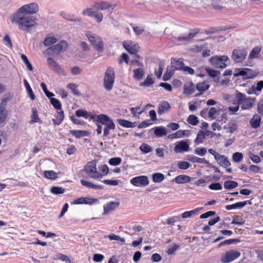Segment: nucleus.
I'll return each mask as SVG.
<instances>
[{
    "label": "nucleus",
    "mask_w": 263,
    "mask_h": 263,
    "mask_svg": "<svg viewBox=\"0 0 263 263\" xmlns=\"http://www.w3.org/2000/svg\"><path fill=\"white\" fill-rule=\"evenodd\" d=\"M76 115L78 117H83L86 119L90 118L93 122L101 123L104 125L103 137L108 136L110 134L109 130H114L116 128V125L112 119L105 114L94 115L90 114L85 110L78 109L76 111Z\"/></svg>",
    "instance_id": "1"
},
{
    "label": "nucleus",
    "mask_w": 263,
    "mask_h": 263,
    "mask_svg": "<svg viewBox=\"0 0 263 263\" xmlns=\"http://www.w3.org/2000/svg\"><path fill=\"white\" fill-rule=\"evenodd\" d=\"M115 5H111L107 1H101L94 4L92 8L85 9L82 11L83 15L94 17L97 23H100L103 19V14L98 12V10H106L114 9Z\"/></svg>",
    "instance_id": "2"
},
{
    "label": "nucleus",
    "mask_w": 263,
    "mask_h": 263,
    "mask_svg": "<svg viewBox=\"0 0 263 263\" xmlns=\"http://www.w3.org/2000/svg\"><path fill=\"white\" fill-rule=\"evenodd\" d=\"M10 20L12 22L17 23L22 30H26L36 24V18L18 11L11 15Z\"/></svg>",
    "instance_id": "3"
},
{
    "label": "nucleus",
    "mask_w": 263,
    "mask_h": 263,
    "mask_svg": "<svg viewBox=\"0 0 263 263\" xmlns=\"http://www.w3.org/2000/svg\"><path fill=\"white\" fill-rule=\"evenodd\" d=\"M85 174L87 175L89 177L94 179L102 178L101 173L97 171V163L95 160L88 162L84 166L83 169L79 171L78 176L84 177Z\"/></svg>",
    "instance_id": "4"
},
{
    "label": "nucleus",
    "mask_w": 263,
    "mask_h": 263,
    "mask_svg": "<svg viewBox=\"0 0 263 263\" xmlns=\"http://www.w3.org/2000/svg\"><path fill=\"white\" fill-rule=\"evenodd\" d=\"M235 98L238 104L241 105V108L242 110L251 109L253 107L255 101V98H247L245 93H242L238 91H236Z\"/></svg>",
    "instance_id": "5"
},
{
    "label": "nucleus",
    "mask_w": 263,
    "mask_h": 263,
    "mask_svg": "<svg viewBox=\"0 0 263 263\" xmlns=\"http://www.w3.org/2000/svg\"><path fill=\"white\" fill-rule=\"evenodd\" d=\"M115 81L114 69L109 66L107 68L103 79V85L105 89L110 91L112 89Z\"/></svg>",
    "instance_id": "6"
},
{
    "label": "nucleus",
    "mask_w": 263,
    "mask_h": 263,
    "mask_svg": "<svg viewBox=\"0 0 263 263\" xmlns=\"http://www.w3.org/2000/svg\"><path fill=\"white\" fill-rule=\"evenodd\" d=\"M248 51L246 48L238 47L232 51L231 58L235 63H241L246 59Z\"/></svg>",
    "instance_id": "7"
},
{
    "label": "nucleus",
    "mask_w": 263,
    "mask_h": 263,
    "mask_svg": "<svg viewBox=\"0 0 263 263\" xmlns=\"http://www.w3.org/2000/svg\"><path fill=\"white\" fill-rule=\"evenodd\" d=\"M89 41L93 48L99 52H102L104 49V44L102 38L100 36L95 34H91L87 32L86 34Z\"/></svg>",
    "instance_id": "8"
},
{
    "label": "nucleus",
    "mask_w": 263,
    "mask_h": 263,
    "mask_svg": "<svg viewBox=\"0 0 263 263\" xmlns=\"http://www.w3.org/2000/svg\"><path fill=\"white\" fill-rule=\"evenodd\" d=\"M229 60L228 56L221 55L215 56L210 58V62L212 65L215 68H224L227 66L226 62Z\"/></svg>",
    "instance_id": "9"
},
{
    "label": "nucleus",
    "mask_w": 263,
    "mask_h": 263,
    "mask_svg": "<svg viewBox=\"0 0 263 263\" xmlns=\"http://www.w3.org/2000/svg\"><path fill=\"white\" fill-rule=\"evenodd\" d=\"M241 255L239 251L231 250L227 251L220 258L222 263H230L240 257Z\"/></svg>",
    "instance_id": "10"
},
{
    "label": "nucleus",
    "mask_w": 263,
    "mask_h": 263,
    "mask_svg": "<svg viewBox=\"0 0 263 263\" xmlns=\"http://www.w3.org/2000/svg\"><path fill=\"white\" fill-rule=\"evenodd\" d=\"M39 10L38 5L35 3H31L22 6L17 11L27 15L36 13Z\"/></svg>",
    "instance_id": "11"
},
{
    "label": "nucleus",
    "mask_w": 263,
    "mask_h": 263,
    "mask_svg": "<svg viewBox=\"0 0 263 263\" xmlns=\"http://www.w3.org/2000/svg\"><path fill=\"white\" fill-rule=\"evenodd\" d=\"M123 46L131 54H136L140 48L139 45L137 42L132 41L123 42Z\"/></svg>",
    "instance_id": "12"
},
{
    "label": "nucleus",
    "mask_w": 263,
    "mask_h": 263,
    "mask_svg": "<svg viewBox=\"0 0 263 263\" xmlns=\"http://www.w3.org/2000/svg\"><path fill=\"white\" fill-rule=\"evenodd\" d=\"M68 47V43L66 41L62 40L58 44L52 45L47 49V50L52 51L56 54H59L62 52L65 51Z\"/></svg>",
    "instance_id": "13"
},
{
    "label": "nucleus",
    "mask_w": 263,
    "mask_h": 263,
    "mask_svg": "<svg viewBox=\"0 0 263 263\" xmlns=\"http://www.w3.org/2000/svg\"><path fill=\"white\" fill-rule=\"evenodd\" d=\"M130 183L135 186H145L148 184L149 181L147 176H139L133 178Z\"/></svg>",
    "instance_id": "14"
},
{
    "label": "nucleus",
    "mask_w": 263,
    "mask_h": 263,
    "mask_svg": "<svg viewBox=\"0 0 263 263\" xmlns=\"http://www.w3.org/2000/svg\"><path fill=\"white\" fill-rule=\"evenodd\" d=\"M189 149V144L183 140L177 142L174 147V151L176 153L187 152Z\"/></svg>",
    "instance_id": "15"
},
{
    "label": "nucleus",
    "mask_w": 263,
    "mask_h": 263,
    "mask_svg": "<svg viewBox=\"0 0 263 263\" xmlns=\"http://www.w3.org/2000/svg\"><path fill=\"white\" fill-rule=\"evenodd\" d=\"M98 201L97 199L91 198L89 197H81L75 199L73 201V204H89L91 205Z\"/></svg>",
    "instance_id": "16"
},
{
    "label": "nucleus",
    "mask_w": 263,
    "mask_h": 263,
    "mask_svg": "<svg viewBox=\"0 0 263 263\" xmlns=\"http://www.w3.org/2000/svg\"><path fill=\"white\" fill-rule=\"evenodd\" d=\"M263 89V80L257 82L256 85H253L249 89L248 93L258 96Z\"/></svg>",
    "instance_id": "17"
},
{
    "label": "nucleus",
    "mask_w": 263,
    "mask_h": 263,
    "mask_svg": "<svg viewBox=\"0 0 263 263\" xmlns=\"http://www.w3.org/2000/svg\"><path fill=\"white\" fill-rule=\"evenodd\" d=\"M196 89V86L192 81H189L184 84L183 93L184 95L189 96L194 93Z\"/></svg>",
    "instance_id": "18"
},
{
    "label": "nucleus",
    "mask_w": 263,
    "mask_h": 263,
    "mask_svg": "<svg viewBox=\"0 0 263 263\" xmlns=\"http://www.w3.org/2000/svg\"><path fill=\"white\" fill-rule=\"evenodd\" d=\"M210 85L207 82H199L196 85V89L200 92L197 93L195 96L198 97L202 94L203 92L207 90L210 88Z\"/></svg>",
    "instance_id": "19"
},
{
    "label": "nucleus",
    "mask_w": 263,
    "mask_h": 263,
    "mask_svg": "<svg viewBox=\"0 0 263 263\" xmlns=\"http://www.w3.org/2000/svg\"><path fill=\"white\" fill-rule=\"evenodd\" d=\"M215 160L218 162V164L222 167H227L231 165V163L228 158L224 155L219 154L217 155Z\"/></svg>",
    "instance_id": "20"
},
{
    "label": "nucleus",
    "mask_w": 263,
    "mask_h": 263,
    "mask_svg": "<svg viewBox=\"0 0 263 263\" xmlns=\"http://www.w3.org/2000/svg\"><path fill=\"white\" fill-rule=\"evenodd\" d=\"M49 67L53 71L59 72L61 68L59 64L55 61L52 58H48L47 60Z\"/></svg>",
    "instance_id": "21"
},
{
    "label": "nucleus",
    "mask_w": 263,
    "mask_h": 263,
    "mask_svg": "<svg viewBox=\"0 0 263 263\" xmlns=\"http://www.w3.org/2000/svg\"><path fill=\"white\" fill-rule=\"evenodd\" d=\"M80 182L83 186L88 189L95 190H103L104 189V186L102 185H96L85 180H81Z\"/></svg>",
    "instance_id": "22"
},
{
    "label": "nucleus",
    "mask_w": 263,
    "mask_h": 263,
    "mask_svg": "<svg viewBox=\"0 0 263 263\" xmlns=\"http://www.w3.org/2000/svg\"><path fill=\"white\" fill-rule=\"evenodd\" d=\"M171 108V105L167 101H162L159 104L158 109V113L159 115H162L164 113L167 112Z\"/></svg>",
    "instance_id": "23"
},
{
    "label": "nucleus",
    "mask_w": 263,
    "mask_h": 263,
    "mask_svg": "<svg viewBox=\"0 0 263 263\" xmlns=\"http://www.w3.org/2000/svg\"><path fill=\"white\" fill-rule=\"evenodd\" d=\"M199 32V29H194L188 34L187 36H179L177 41L181 42L185 41L191 39L195 36V35Z\"/></svg>",
    "instance_id": "24"
},
{
    "label": "nucleus",
    "mask_w": 263,
    "mask_h": 263,
    "mask_svg": "<svg viewBox=\"0 0 263 263\" xmlns=\"http://www.w3.org/2000/svg\"><path fill=\"white\" fill-rule=\"evenodd\" d=\"M191 178L189 176L180 175L174 178V181L177 184H184L190 182Z\"/></svg>",
    "instance_id": "25"
},
{
    "label": "nucleus",
    "mask_w": 263,
    "mask_h": 263,
    "mask_svg": "<svg viewBox=\"0 0 263 263\" xmlns=\"http://www.w3.org/2000/svg\"><path fill=\"white\" fill-rule=\"evenodd\" d=\"M117 121L120 125L125 128H133L135 127L136 125L135 122H132L125 119H118Z\"/></svg>",
    "instance_id": "26"
},
{
    "label": "nucleus",
    "mask_w": 263,
    "mask_h": 263,
    "mask_svg": "<svg viewBox=\"0 0 263 263\" xmlns=\"http://www.w3.org/2000/svg\"><path fill=\"white\" fill-rule=\"evenodd\" d=\"M42 121L39 118L38 111L36 108H32L31 109V120L29 121L30 124L34 123H41Z\"/></svg>",
    "instance_id": "27"
},
{
    "label": "nucleus",
    "mask_w": 263,
    "mask_h": 263,
    "mask_svg": "<svg viewBox=\"0 0 263 263\" xmlns=\"http://www.w3.org/2000/svg\"><path fill=\"white\" fill-rule=\"evenodd\" d=\"M120 205L119 202H109L103 206L104 212L107 213L118 208Z\"/></svg>",
    "instance_id": "28"
},
{
    "label": "nucleus",
    "mask_w": 263,
    "mask_h": 263,
    "mask_svg": "<svg viewBox=\"0 0 263 263\" xmlns=\"http://www.w3.org/2000/svg\"><path fill=\"white\" fill-rule=\"evenodd\" d=\"M133 78L135 80L139 81L142 79L144 75L145 72L143 68H137L133 70Z\"/></svg>",
    "instance_id": "29"
},
{
    "label": "nucleus",
    "mask_w": 263,
    "mask_h": 263,
    "mask_svg": "<svg viewBox=\"0 0 263 263\" xmlns=\"http://www.w3.org/2000/svg\"><path fill=\"white\" fill-rule=\"evenodd\" d=\"M64 118V114L62 109L57 111L55 119H53L52 121L55 125H60L62 123Z\"/></svg>",
    "instance_id": "30"
},
{
    "label": "nucleus",
    "mask_w": 263,
    "mask_h": 263,
    "mask_svg": "<svg viewBox=\"0 0 263 263\" xmlns=\"http://www.w3.org/2000/svg\"><path fill=\"white\" fill-rule=\"evenodd\" d=\"M154 134L156 137H161L167 134V131L164 126H158L154 128Z\"/></svg>",
    "instance_id": "31"
},
{
    "label": "nucleus",
    "mask_w": 263,
    "mask_h": 263,
    "mask_svg": "<svg viewBox=\"0 0 263 263\" xmlns=\"http://www.w3.org/2000/svg\"><path fill=\"white\" fill-rule=\"evenodd\" d=\"M69 133L76 138H80L88 135V132L81 130H70Z\"/></svg>",
    "instance_id": "32"
},
{
    "label": "nucleus",
    "mask_w": 263,
    "mask_h": 263,
    "mask_svg": "<svg viewBox=\"0 0 263 263\" xmlns=\"http://www.w3.org/2000/svg\"><path fill=\"white\" fill-rule=\"evenodd\" d=\"M247 202H249V201L238 202L233 204L227 205L225 206V208L228 211L234 209L242 208L247 204Z\"/></svg>",
    "instance_id": "33"
},
{
    "label": "nucleus",
    "mask_w": 263,
    "mask_h": 263,
    "mask_svg": "<svg viewBox=\"0 0 263 263\" xmlns=\"http://www.w3.org/2000/svg\"><path fill=\"white\" fill-rule=\"evenodd\" d=\"M261 118L257 114L253 115V118L250 120V124L253 128H257L260 125Z\"/></svg>",
    "instance_id": "34"
},
{
    "label": "nucleus",
    "mask_w": 263,
    "mask_h": 263,
    "mask_svg": "<svg viewBox=\"0 0 263 263\" xmlns=\"http://www.w3.org/2000/svg\"><path fill=\"white\" fill-rule=\"evenodd\" d=\"M173 67L175 70H182L184 67V64L183 61L181 59L175 60L174 59L173 62H172Z\"/></svg>",
    "instance_id": "35"
},
{
    "label": "nucleus",
    "mask_w": 263,
    "mask_h": 263,
    "mask_svg": "<svg viewBox=\"0 0 263 263\" xmlns=\"http://www.w3.org/2000/svg\"><path fill=\"white\" fill-rule=\"evenodd\" d=\"M186 132H187V130H178L176 133L169 135L167 136V138L170 139H174L183 137L185 136Z\"/></svg>",
    "instance_id": "36"
},
{
    "label": "nucleus",
    "mask_w": 263,
    "mask_h": 263,
    "mask_svg": "<svg viewBox=\"0 0 263 263\" xmlns=\"http://www.w3.org/2000/svg\"><path fill=\"white\" fill-rule=\"evenodd\" d=\"M24 83L25 86V88L27 90V91L32 101H33L35 99V96L33 92L32 88H31L29 83L26 79H24Z\"/></svg>",
    "instance_id": "37"
},
{
    "label": "nucleus",
    "mask_w": 263,
    "mask_h": 263,
    "mask_svg": "<svg viewBox=\"0 0 263 263\" xmlns=\"http://www.w3.org/2000/svg\"><path fill=\"white\" fill-rule=\"evenodd\" d=\"M57 42V39L53 36H47L44 41V44L45 46H49Z\"/></svg>",
    "instance_id": "38"
},
{
    "label": "nucleus",
    "mask_w": 263,
    "mask_h": 263,
    "mask_svg": "<svg viewBox=\"0 0 263 263\" xmlns=\"http://www.w3.org/2000/svg\"><path fill=\"white\" fill-rule=\"evenodd\" d=\"M205 139V134H204V132L200 130L199 132L197 135L196 138L195 139V143L198 145L200 143H202L204 139Z\"/></svg>",
    "instance_id": "39"
},
{
    "label": "nucleus",
    "mask_w": 263,
    "mask_h": 263,
    "mask_svg": "<svg viewBox=\"0 0 263 263\" xmlns=\"http://www.w3.org/2000/svg\"><path fill=\"white\" fill-rule=\"evenodd\" d=\"M238 183L234 181H226L224 182V187L227 190H232L237 187Z\"/></svg>",
    "instance_id": "40"
},
{
    "label": "nucleus",
    "mask_w": 263,
    "mask_h": 263,
    "mask_svg": "<svg viewBox=\"0 0 263 263\" xmlns=\"http://www.w3.org/2000/svg\"><path fill=\"white\" fill-rule=\"evenodd\" d=\"M154 83V81L153 80V79L152 78V75H148L146 79L143 82L140 83V85L144 87H149Z\"/></svg>",
    "instance_id": "41"
},
{
    "label": "nucleus",
    "mask_w": 263,
    "mask_h": 263,
    "mask_svg": "<svg viewBox=\"0 0 263 263\" xmlns=\"http://www.w3.org/2000/svg\"><path fill=\"white\" fill-rule=\"evenodd\" d=\"M239 241H240L239 239H229L225 240L223 241L220 242L218 244V247L219 248H220L221 247L223 246L229 245L231 244L238 242Z\"/></svg>",
    "instance_id": "42"
},
{
    "label": "nucleus",
    "mask_w": 263,
    "mask_h": 263,
    "mask_svg": "<svg viewBox=\"0 0 263 263\" xmlns=\"http://www.w3.org/2000/svg\"><path fill=\"white\" fill-rule=\"evenodd\" d=\"M67 87L70 89L74 95L80 96L81 95L80 92L77 89L78 85L74 83H69L67 85Z\"/></svg>",
    "instance_id": "43"
},
{
    "label": "nucleus",
    "mask_w": 263,
    "mask_h": 263,
    "mask_svg": "<svg viewBox=\"0 0 263 263\" xmlns=\"http://www.w3.org/2000/svg\"><path fill=\"white\" fill-rule=\"evenodd\" d=\"M198 212V209H197V208L194 210L190 211L184 212L181 214V217L183 219L190 218L191 216H192L193 215L197 214Z\"/></svg>",
    "instance_id": "44"
},
{
    "label": "nucleus",
    "mask_w": 263,
    "mask_h": 263,
    "mask_svg": "<svg viewBox=\"0 0 263 263\" xmlns=\"http://www.w3.org/2000/svg\"><path fill=\"white\" fill-rule=\"evenodd\" d=\"M260 48L258 47H256L253 48V49L251 50V52L249 55V59H252L257 58L260 51Z\"/></svg>",
    "instance_id": "45"
},
{
    "label": "nucleus",
    "mask_w": 263,
    "mask_h": 263,
    "mask_svg": "<svg viewBox=\"0 0 263 263\" xmlns=\"http://www.w3.org/2000/svg\"><path fill=\"white\" fill-rule=\"evenodd\" d=\"M44 176L50 179L54 180L57 178V174L53 171H45L44 173Z\"/></svg>",
    "instance_id": "46"
},
{
    "label": "nucleus",
    "mask_w": 263,
    "mask_h": 263,
    "mask_svg": "<svg viewBox=\"0 0 263 263\" xmlns=\"http://www.w3.org/2000/svg\"><path fill=\"white\" fill-rule=\"evenodd\" d=\"M250 71V69L249 68H244L240 70L238 72H236L234 74L235 77H238L239 76H245V79H248L250 77L248 76V72Z\"/></svg>",
    "instance_id": "47"
},
{
    "label": "nucleus",
    "mask_w": 263,
    "mask_h": 263,
    "mask_svg": "<svg viewBox=\"0 0 263 263\" xmlns=\"http://www.w3.org/2000/svg\"><path fill=\"white\" fill-rule=\"evenodd\" d=\"M187 122L192 125H196L199 123L198 118L194 115H191L188 117Z\"/></svg>",
    "instance_id": "48"
},
{
    "label": "nucleus",
    "mask_w": 263,
    "mask_h": 263,
    "mask_svg": "<svg viewBox=\"0 0 263 263\" xmlns=\"http://www.w3.org/2000/svg\"><path fill=\"white\" fill-rule=\"evenodd\" d=\"M65 189L62 187L53 186L51 188V192L55 195L61 194L65 192Z\"/></svg>",
    "instance_id": "49"
},
{
    "label": "nucleus",
    "mask_w": 263,
    "mask_h": 263,
    "mask_svg": "<svg viewBox=\"0 0 263 263\" xmlns=\"http://www.w3.org/2000/svg\"><path fill=\"white\" fill-rule=\"evenodd\" d=\"M50 103L57 110H61L62 109L61 103L59 100L52 98L50 99Z\"/></svg>",
    "instance_id": "50"
},
{
    "label": "nucleus",
    "mask_w": 263,
    "mask_h": 263,
    "mask_svg": "<svg viewBox=\"0 0 263 263\" xmlns=\"http://www.w3.org/2000/svg\"><path fill=\"white\" fill-rule=\"evenodd\" d=\"M164 178V175L161 173H157L153 175V180L154 182H160Z\"/></svg>",
    "instance_id": "51"
},
{
    "label": "nucleus",
    "mask_w": 263,
    "mask_h": 263,
    "mask_svg": "<svg viewBox=\"0 0 263 263\" xmlns=\"http://www.w3.org/2000/svg\"><path fill=\"white\" fill-rule=\"evenodd\" d=\"M209 117L211 119H215L217 115H218V111L215 107H211L208 112Z\"/></svg>",
    "instance_id": "52"
},
{
    "label": "nucleus",
    "mask_w": 263,
    "mask_h": 263,
    "mask_svg": "<svg viewBox=\"0 0 263 263\" xmlns=\"http://www.w3.org/2000/svg\"><path fill=\"white\" fill-rule=\"evenodd\" d=\"M124 62L126 64H128L129 62V56L126 53L122 54L118 59V62L119 64H121Z\"/></svg>",
    "instance_id": "53"
},
{
    "label": "nucleus",
    "mask_w": 263,
    "mask_h": 263,
    "mask_svg": "<svg viewBox=\"0 0 263 263\" xmlns=\"http://www.w3.org/2000/svg\"><path fill=\"white\" fill-rule=\"evenodd\" d=\"M140 149L144 154H147L152 151L151 147L146 143H142L140 146Z\"/></svg>",
    "instance_id": "54"
},
{
    "label": "nucleus",
    "mask_w": 263,
    "mask_h": 263,
    "mask_svg": "<svg viewBox=\"0 0 263 263\" xmlns=\"http://www.w3.org/2000/svg\"><path fill=\"white\" fill-rule=\"evenodd\" d=\"M243 159V155L241 153L236 152L233 154L232 159L235 162H239Z\"/></svg>",
    "instance_id": "55"
},
{
    "label": "nucleus",
    "mask_w": 263,
    "mask_h": 263,
    "mask_svg": "<svg viewBox=\"0 0 263 263\" xmlns=\"http://www.w3.org/2000/svg\"><path fill=\"white\" fill-rule=\"evenodd\" d=\"M21 59L23 60V61L24 62V63L27 66L28 69L30 71L33 70V67L31 65V64L30 63L29 61L28 60L27 56L24 54H21Z\"/></svg>",
    "instance_id": "56"
},
{
    "label": "nucleus",
    "mask_w": 263,
    "mask_h": 263,
    "mask_svg": "<svg viewBox=\"0 0 263 263\" xmlns=\"http://www.w3.org/2000/svg\"><path fill=\"white\" fill-rule=\"evenodd\" d=\"M205 70L208 74L212 78L216 77L220 74L218 71L213 69L210 67L206 68Z\"/></svg>",
    "instance_id": "57"
},
{
    "label": "nucleus",
    "mask_w": 263,
    "mask_h": 263,
    "mask_svg": "<svg viewBox=\"0 0 263 263\" xmlns=\"http://www.w3.org/2000/svg\"><path fill=\"white\" fill-rule=\"evenodd\" d=\"M191 161L193 163H198L203 164H207L209 163L208 161H207L205 158H201L196 156L193 157L191 159Z\"/></svg>",
    "instance_id": "58"
},
{
    "label": "nucleus",
    "mask_w": 263,
    "mask_h": 263,
    "mask_svg": "<svg viewBox=\"0 0 263 263\" xmlns=\"http://www.w3.org/2000/svg\"><path fill=\"white\" fill-rule=\"evenodd\" d=\"M41 86L43 90L44 91L45 94L48 98H50L51 97H53L54 96V95L53 93H52L48 90L46 85L44 82L41 83Z\"/></svg>",
    "instance_id": "59"
},
{
    "label": "nucleus",
    "mask_w": 263,
    "mask_h": 263,
    "mask_svg": "<svg viewBox=\"0 0 263 263\" xmlns=\"http://www.w3.org/2000/svg\"><path fill=\"white\" fill-rule=\"evenodd\" d=\"M7 118V112L3 107H0V123H4Z\"/></svg>",
    "instance_id": "60"
},
{
    "label": "nucleus",
    "mask_w": 263,
    "mask_h": 263,
    "mask_svg": "<svg viewBox=\"0 0 263 263\" xmlns=\"http://www.w3.org/2000/svg\"><path fill=\"white\" fill-rule=\"evenodd\" d=\"M108 238L110 240H119L122 243L125 242V239L124 238L121 237L119 235H116L115 234H111L108 235Z\"/></svg>",
    "instance_id": "61"
},
{
    "label": "nucleus",
    "mask_w": 263,
    "mask_h": 263,
    "mask_svg": "<svg viewBox=\"0 0 263 263\" xmlns=\"http://www.w3.org/2000/svg\"><path fill=\"white\" fill-rule=\"evenodd\" d=\"M121 158L119 157L112 158L109 160V163L111 165H118L121 163Z\"/></svg>",
    "instance_id": "62"
},
{
    "label": "nucleus",
    "mask_w": 263,
    "mask_h": 263,
    "mask_svg": "<svg viewBox=\"0 0 263 263\" xmlns=\"http://www.w3.org/2000/svg\"><path fill=\"white\" fill-rule=\"evenodd\" d=\"M190 163L186 161H180L178 162V166L181 170H186L190 167Z\"/></svg>",
    "instance_id": "63"
},
{
    "label": "nucleus",
    "mask_w": 263,
    "mask_h": 263,
    "mask_svg": "<svg viewBox=\"0 0 263 263\" xmlns=\"http://www.w3.org/2000/svg\"><path fill=\"white\" fill-rule=\"evenodd\" d=\"M195 154L196 155L203 156L206 153V149L204 147H198L195 149Z\"/></svg>",
    "instance_id": "64"
}]
</instances>
